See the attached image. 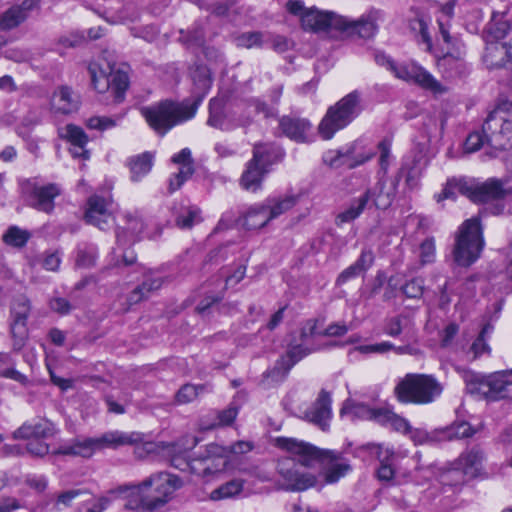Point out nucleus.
<instances>
[{"mask_svg": "<svg viewBox=\"0 0 512 512\" xmlns=\"http://www.w3.org/2000/svg\"><path fill=\"white\" fill-rule=\"evenodd\" d=\"M317 324L318 321L316 319L306 320L299 330V337H295L294 339H296L300 344L314 346L312 344V339L316 335H321V332L317 330Z\"/></svg>", "mask_w": 512, "mask_h": 512, "instance_id": "864d4df0", "label": "nucleus"}, {"mask_svg": "<svg viewBox=\"0 0 512 512\" xmlns=\"http://www.w3.org/2000/svg\"><path fill=\"white\" fill-rule=\"evenodd\" d=\"M391 144L392 143L390 139L384 138L377 145L380 153L379 165L384 172L387 171L390 164Z\"/></svg>", "mask_w": 512, "mask_h": 512, "instance_id": "0e129e2a", "label": "nucleus"}, {"mask_svg": "<svg viewBox=\"0 0 512 512\" xmlns=\"http://www.w3.org/2000/svg\"><path fill=\"white\" fill-rule=\"evenodd\" d=\"M444 431L446 432L445 436H449L447 441L469 438L476 433V430L465 421L455 422L452 425L445 427Z\"/></svg>", "mask_w": 512, "mask_h": 512, "instance_id": "8fccbe9b", "label": "nucleus"}, {"mask_svg": "<svg viewBox=\"0 0 512 512\" xmlns=\"http://www.w3.org/2000/svg\"><path fill=\"white\" fill-rule=\"evenodd\" d=\"M483 133L487 144L495 150L512 148V101H502L488 113Z\"/></svg>", "mask_w": 512, "mask_h": 512, "instance_id": "423d86ee", "label": "nucleus"}, {"mask_svg": "<svg viewBox=\"0 0 512 512\" xmlns=\"http://www.w3.org/2000/svg\"><path fill=\"white\" fill-rule=\"evenodd\" d=\"M198 440L196 437H187L185 438V443L181 444V447H183L184 452H180L178 454H174L171 457V465L175 467L176 469H179L181 471H187L189 472L191 459H188L186 457V452L190 449H192L196 444Z\"/></svg>", "mask_w": 512, "mask_h": 512, "instance_id": "de8ad7c7", "label": "nucleus"}, {"mask_svg": "<svg viewBox=\"0 0 512 512\" xmlns=\"http://www.w3.org/2000/svg\"><path fill=\"white\" fill-rule=\"evenodd\" d=\"M93 87L98 92L110 91L116 103H120L124 99L125 91L128 88V75L120 70H113L106 74L99 71L95 64H91L88 68Z\"/></svg>", "mask_w": 512, "mask_h": 512, "instance_id": "4468645a", "label": "nucleus"}, {"mask_svg": "<svg viewBox=\"0 0 512 512\" xmlns=\"http://www.w3.org/2000/svg\"><path fill=\"white\" fill-rule=\"evenodd\" d=\"M198 107L199 100L197 102L165 100L142 108L141 113L156 133L165 135L174 126L193 118Z\"/></svg>", "mask_w": 512, "mask_h": 512, "instance_id": "f03ea898", "label": "nucleus"}, {"mask_svg": "<svg viewBox=\"0 0 512 512\" xmlns=\"http://www.w3.org/2000/svg\"><path fill=\"white\" fill-rule=\"evenodd\" d=\"M41 114L36 109H30L21 118L16 127V133L23 139L29 138L32 130L41 123Z\"/></svg>", "mask_w": 512, "mask_h": 512, "instance_id": "c03bdc74", "label": "nucleus"}, {"mask_svg": "<svg viewBox=\"0 0 512 512\" xmlns=\"http://www.w3.org/2000/svg\"><path fill=\"white\" fill-rule=\"evenodd\" d=\"M285 7L290 14L300 18L301 26L306 31H339L340 23H342L341 15L319 10L316 7L306 8L304 3L299 0H289Z\"/></svg>", "mask_w": 512, "mask_h": 512, "instance_id": "6e6552de", "label": "nucleus"}, {"mask_svg": "<svg viewBox=\"0 0 512 512\" xmlns=\"http://www.w3.org/2000/svg\"><path fill=\"white\" fill-rule=\"evenodd\" d=\"M153 164L154 154L149 151L130 157L127 161V165L130 169L131 180L134 182L140 181L149 174Z\"/></svg>", "mask_w": 512, "mask_h": 512, "instance_id": "e433bc0d", "label": "nucleus"}, {"mask_svg": "<svg viewBox=\"0 0 512 512\" xmlns=\"http://www.w3.org/2000/svg\"><path fill=\"white\" fill-rule=\"evenodd\" d=\"M443 389L431 374L408 373L397 383L394 394L401 403L425 405L439 398Z\"/></svg>", "mask_w": 512, "mask_h": 512, "instance_id": "20e7f679", "label": "nucleus"}, {"mask_svg": "<svg viewBox=\"0 0 512 512\" xmlns=\"http://www.w3.org/2000/svg\"><path fill=\"white\" fill-rule=\"evenodd\" d=\"M237 47L251 49L261 47L263 43V33L259 31L245 32L235 38Z\"/></svg>", "mask_w": 512, "mask_h": 512, "instance_id": "4d7b16f0", "label": "nucleus"}, {"mask_svg": "<svg viewBox=\"0 0 512 512\" xmlns=\"http://www.w3.org/2000/svg\"><path fill=\"white\" fill-rule=\"evenodd\" d=\"M507 11H493L490 21L486 25L487 37L498 40L504 38L511 29V24L505 19Z\"/></svg>", "mask_w": 512, "mask_h": 512, "instance_id": "a19ab883", "label": "nucleus"}, {"mask_svg": "<svg viewBox=\"0 0 512 512\" xmlns=\"http://www.w3.org/2000/svg\"><path fill=\"white\" fill-rule=\"evenodd\" d=\"M466 197L475 203H486L494 200L504 199L511 193L510 189L504 187L501 180L491 178L483 183L469 181V186H462Z\"/></svg>", "mask_w": 512, "mask_h": 512, "instance_id": "6ab92c4d", "label": "nucleus"}, {"mask_svg": "<svg viewBox=\"0 0 512 512\" xmlns=\"http://www.w3.org/2000/svg\"><path fill=\"white\" fill-rule=\"evenodd\" d=\"M58 136L62 140L70 143L71 147L69 151L74 158H81L83 160L90 158V152L86 149L88 136L81 127L74 124L59 127Z\"/></svg>", "mask_w": 512, "mask_h": 512, "instance_id": "4be33fe9", "label": "nucleus"}, {"mask_svg": "<svg viewBox=\"0 0 512 512\" xmlns=\"http://www.w3.org/2000/svg\"><path fill=\"white\" fill-rule=\"evenodd\" d=\"M374 60L378 65L386 67L398 79L416 83L433 92L443 91L441 84L428 71L414 62L397 65L391 57L380 51L375 52Z\"/></svg>", "mask_w": 512, "mask_h": 512, "instance_id": "1a4fd4ad", "label": "nucleus"}, {"mask_svg": "<svg viewBox=\"0 0 512 512\" xmlns=\"http://www.w3.org/2000/svg\"><path fill=\"white\" fill-rule=\"evenodd\" d=\"M205 391H207V385L185 384L176 393V402L178 404L190 403Z\"/></svg>", "mask_w": 512, "mask_h": 512, "instance_id": "09e8293b", "label": "nucleus"}, {"mask_svg": "<svg viewBox=\"0 0 512 512\" xmlns=\"http://www.w3.org/2000/svg\"><path fill=\"white\" fill-rule=\"evenodd\" d=\"M282 458L277 463V473L283 480V489L286 491H304L315 486L316 476L308 472H300L296 460L298 457Z\"/></svg>", "mask_w": 512, "mask_h": 512, "instance_id": "ddd939ff", "label": "nucleus"}, {"mask_svg": "<svg viewBox=\"0 0 512 512\" xmlns=\"http://www.w3.org/2000/svg\"><path fill=\"white\" fill-rule=\"evenodd\" d=\"M162 279L159 277H149L145 281H143L140 285H138L131 293L128 295L127 301L130 305L137 304L142 300H145L149 297L150 293L156 291L162 286Z\"/></svg>", "mask_w": 512, "mask_h": 512, "instance_id": "37998d69", "label": "nucleus"}, {"mask_svg": "<svg viewBox=\"0 0 512 512\" xmlns=\"http://www.w3.org/2000/svg\"><path fill=\"white\" fill-rule=\"evenodd\" d=\"M80 106V96L70 87L61 86L54 91L51 99V108L56 113L70 114L76 112Z\"/></svg>", "mask_w": 512, "mask_h": 512, "instance_id": "bb28decb", "label": "nucleus"}, {"mask_svg": "<svg viewBox=\"0 0 512 512\" xmlns=\"http://www.w3.org/2000/svg\"><path fill=\"white\" fill-rule=\"evenodd\" d=\"M374 156L373 152L368 153L365 156H362L359 159H352V152L348 150L347 152L343 153L339 150L334 151H328L324 155V162L329 165L332 168H339L342 166H345L349 169L355 168L358 165H361L365 163L366 161L370 160Z\"/></svg>", "mask_w": 512, "mask_h": 512, "instance_id": "473e14b6", "label": "nucleus"}, {"mask_svg": "<svg viewBox=\"0 0 512 512\" xmlns=\"http://www.w3.org/2000/svg\"><path fill=\"white\" fill-rule=\"evenodd\" d=\"M283 157V150L274 143H257L254 145L252 158L262 168L269 170L271 165L280 162Z\"/></svg>", "mask_w": 512, "mask_h": 512, "instance_id": "7c9ffc66", "label": "nucleus"}, {"mask_svg": "<svg viewBox=\"0 0 512 512\" xmlns=\"http://www.w3.org/2000/svg\"><path fill=\"white\" fill-rule=\"evenodd\" d=\"M22 191L28 196V202L34 209L51 213L54 209V199L60 195V188L56 184L37 186L36 182L28 179L22 182Z\"/></svg>", "mask_w": 512, "mask_h": 512, "instance_id": "dca6fc26", "label": "nucleus"}, {"mask_svg": "<svg viewBox=\"0 0 512 512\" xmlns=\"http://www.w3.org/2000/svg\"><path fill=\"white\" fill-rule=\"evenodd\" d=\"M25 451L34 457H44L49 453V445L44 439H28Z\"/></svg>", "mask_w": 512, "mask_h": 512, "instance_id": "052dcab7", "label": "nucleus"}, {"mask_svg": "<svg viewBox=\"0 0 512 512\" xmlns=\"http://www.w3.org/2000/svg\"><path fill=\"white\" fill-rule=\"evenodd\" d=\"M374 408L364 403H348L346 402L341 409V414H350L352 418L371 420Z\"/></svg>", "mask_w": 512, "mask_h": 512, "instance_id": "6e6d98bb", "label": "nucleus"}, {"mask_svg": "<svg viewBox=\"0 0 512 512\" xmlns=\"http://www.w3.org/2000/svg\"><path fill=\"white\" fill-rule=\"evenodd\" d=\"M267 173L268 169L259 166L252 158L247 163L246 169L241 176L240 185L247 191L256 192L261 188L262 181Z\"/></svg>", "mask_w": 512, "mask_h": 512, "instance_id": "72a5a7b5", "label": "nucleus"}, {"mask_svg": "<svg viewBox=\"0 0 512 512\" xmlns=\"http://www.w3.org/2000/svg\"><path fill=\"white\" fill-rule=\"evenodd\" d=\"M332 399L328 391L322 389L312 406L304 413V419L326 431L332 418Z\"/></svg>", "mask_w": 512, "mask_h": 512, "instance_id": "aec40b11", "label": "nucleus"}, {"mask_svg": "<svg viewBox=\"0 0 512 512\" xmlns=\"http://www.w3.org/2000/svg\"><path fill=\"white\" fill-rule=\"evenodd\" d=\"M484 248L483 232L477 218L465 220L455 238L453 249L454 261L462 267H469L481 255Z\"/></svg>", "mask_w": 512, "mask_h": 512, "instance_id": "0eeeda50", "label": "nucleus"}, {"mask_svg": "<svg viewBox=\"0 0 512 512\" xmlns=\"http://www.w3.org/2000/svg\"><path fill=\"white\" fill-rule=\"evenodd\" d=\"M362 93L354 90L334 105H331L321 119L317 131L323 140H330L334 135L350 125L362 112Z\"/></svg>", "mask_w": 512, "mask_h": 512, "instance_id": "7ed1b4c3", "label": "nucleus"}, {"mask_svg": "<svg viewBox=\"0 0 512 512\" xmlns=\"http://www.w3.org/2000/svg\"><path fill=\"white\" fill-rule=\"evenodd\" d=\"M194 169L188 166L179 168V171L169 178L168 191L170 194L174 193L182 187V185L193 175Z\"/></svg>", "mask_w": 512, "mask_h": 512, "instance_id": "13d9d810", "label": "nucleus"}, {"mask_svg": "<svg viewBox=\"0 0 512 512\" xmlns=\"http://www.w3.org/2000/svg\"><path fill=\"white\" fill-rule=\"evenodd\" d=\"M464 51L457 47L456 54L447 52L438 59V67L447 78L462 77L468 73Z\"/></svg>", "mask_w": 512, "mask_h": 512, "instance_id": "cd10ccee", "label": "nucleus"}, {"mask_svg": "<svg viewBox=\"0 0 512 512\" xmlns=\"http://www.w3.org/2000/svg\"><path fill=\"white\" fill-rule=\"evenodd\" d=\"M485 143H487V140L482 128L481 132L475 131L468 135L465 141V150L467 152H475L482 148Z\"/></svg>", "mask_w": 512, "mask_h": 512, "instance_id": "69168bd1", "label": "nucleus"}, {"mask_svg": "<svg viewBox=\"0 0 512 512\" xmlns=\"http://www.w3.org/2000/svg\"><path fill=\"white\" fill-rule=\"evenodd\" d=\"M191 77L195 86L193 99L190 102H197L199 105L208 93L212 85L211 72L205 65H197L191 72Z\"/></svg>", "mask_w": 512, "mask_h": 512, "instance_id": "c9c22d12", "label": "nucleus"}, {"mask_svg": "<svg viewBox=\"0 0 512 512\" xmlns=\"http://www.w3.org/2000/svg\"><path fill=\"white\" fill-rule=\"evenodd\" d=\"M297 203L298 196L294 194L272 196L264 200L271 221L291 210Z\"/></svg>", "mask_w": 512, "mask_h": 512, "instance_id": "f704fd0d", "label": "nucleus"}, {"mask_svg": "<svg viewBox=\"0 0 512 512\" xmlns=\"http://www.w3.org/2000/svg\"><path fill=\"white\" fill-rule=\"evenodd\" d=\"M483 62L488 69L502 68L510 64L507 60L505 44L498 42L487 43Z\"/></svg>", "mask_w": 512, "mask_h": 512, "instance_id": "4c0bfd02", "label": "nucleus"}, {"mask_svg": "<svg viewBox=\"0 0 512 512\" xmlns=\"http://www.w3.org/2000/svg\"><path fill=\"white\" fill-rule=\"evenodd\" d=\"M384 188L385 181L383 179H379L373 187L367 189L359 197L354 198L349 207L336 216V225H342L344 223L354 221L369 205H374L379 209L389 207L392 203L393 197L390 192L385 193Z\"/></svg>", "mask_w": 512, "mask_h": 512, "instance_id": "9d476101", "label": "nucleus"}, {"mask_svg": "<svg viewBox=\"0 0 512 512\" xmlns=\"http://www.w3.org/2000/svg\"><path fill=\"white\" fill-rule=\"evenodd\" d=\"M207 124L222 131H229L235 128L234 124H231L226 120L222 100L216 98L210 100Z\"/></svg>", "mask_w": 512, "mask_h": 512, "instance_id": "ea45409f", "label": "nucleus"}, {"mask_svg": "<svg viewBox=\"0 0 512 512\" xmlns=\"http://www.w3.org/2000/svg\"><path fill=\"white\" fill-rule=\"evenodd\" d=\"M317 349L316 346H306L298 343L296 339H293L289 343L286 353L282 355L275 362L274 367L268 371V376L274 380L285 379L295 364Z\"/></svg>", "mask_w": 512, "mask_h": 512, "instance_id": "f3484780", "label": "nucleus"}, {"mask_svg": "<svg viewBox=\"0 0 512 512\" xmlns=\"http://www.w3.org/2000/svg\"><path fill=\"white\" fill-rule=\"evenodd\" d=\"M279 127L283 134L298 143L309 142L311 123L304 118L284 116L280 119Z\"/></svg>", "mask_w": 512, "mask_h": 512, "instance_id": "a878e982", "label": "nucleus"}, {"mask_svg": "<svg viewBox=\"0 0 512 512\" xmlns=\"http://www.w3.org/2000/svg\"><path fill=\"white\" fill-rule=\"evenodd\" d=\"M462 186H469V181L464 179H451L448 180L442 192L436 196L438 202L444 199H454L459 193L466 196V192Z\"/></svg>", "mask_w": 512, "mask_h": 512, "instance_id": "3c124183", "label": "nucleus"}, {"mask_svg": "<svg viewBox=\"0 0 512 512\" xmlns=\"http://www.w3.org/2000/svg\"><path fill=\"white\" fill-rule=\"evenodd\" d=\"M181 486L182 481L179 477L166 472L153 474L145 479L143 487H147L148 494H142V501L147 506V511L164 506Z\"/></svg>", "mask_w": 512, "mask_h": 512, "instance_id": "9b49d317", "label": "nucleus"}, {"mask_svg": "<svg viewBox=\"0 0 512 512\" xmlns=\"http://www.w3.org/2000/svg\"><path fill=\"white\" fill-rule=\"evenodd\" d=\"M39 6V0H24L14 5L0 16V31H8L18 27L29 16L30 12ZM3 42V39H0ZM6 43V40H4Z\"/></svg>", "mask_w": 512, "mask_h": 512, "instance_id": "b1692460", "label": "nucleus"}, {"mask_svg": "<svg viewBox=\"0 0 512 512\" xmlns=\"http://www.w3.org/2000/svg\"><path fill=\"white\" fill-rule=\"evenodd\" d=\"M39 262L41 266L52 272L58 271L61 263V257L57 251L55 252H45L41 257L39 258Z\"/></svg>", "mask_w": 512, "mask_h": 512, "instance_id": "680f3d73", "label": "nucleus"}, {"mask_svg": "<svg viewBox=\"0 0 512 512\" xmlns=\"http://www.w3.org/2000/svg\"><path fill=\"white\" fill-rule=\"evenodd\" d=\"M465 384L467 393L487 401L512 400V369L488 375L467 373Z\"/></svg>", "mask_w": 512, "mask_h": 512, "instance_id": "39448f33", "label": "nucleus"}, {"mask_svg": "<svg viewBox=\"0 0 512 512\" xmlns=\"http://www.w3.org/2000/svg\"><path fill=\"white\" fill-rule=\"evenodd\" d=\"M172 213L175 225L180 229H190L202 221L201 210L195 205H175Z\"/></svg>", "mask_w": 512, "mask_h": 512, "instance_id": "2f4dec72", "label": "nucleus"}, {"mask_svg": "<svg viewBox=\"0 0 512 512\" xmlns=\"http://www.w3.org/2000/svg\"><path fill=\"white\" fill-rule=\"evenodd\" d=\"M493 326L489 323L485 324L480 331L478 337L472 343L469 352L473 354V359L479 358L484 354L490 353V347L487 344V338L492 333Z\"/></svg>", "mask_w": 512, "mask_h": 512, "instance_id": "49530a36", "label": "nucleus"}, {"mask_svg": "<svg viewBox=\"0 0 512 512\" xmlns=\"http://www.w3.org/2000/svg\"><path fill=\"white\" fill-rule=\"evenodd\" d=\"M32 312L31 300L25 294L13 297L10 304V334L13 350H21L28 338L27 322Z\"/></svg>", "mask_w": 512, "mask_h": 512, "instance_id": "f8f14e48", "label": "nucleus"}, {"mask_svg": "<svg viewBox=\"0 0 512 512\" xmlns=\"http://www.w3.org/2000/svg\"><path fill=\"white\" fill-rule=\"evenodd\" d=\"M435 257V242L433 238L425 239L420 245V258L423 264L431 263Z\"/></svg>", "mask_w": 512, "mask_h": 512, "instance_id": "338daca9", "label": "nucleus"}, {"mask_svg": "<svg viewBox=\"0 0 512 512\" xmlns=\"http://www.w3.org/2000/svg\"><path fill=\"white\" fill-rule=\"evenodd\" d=\"M97 451L103 449H117L122 446L136 445L143 442L144 435L139 432H123L119 430L107 431L94 437Z\"/></svg>", "mask_w": 512, "mask_h": 512, "instance_id": "5701e85b", "label": "nucleus"}, {"mask_svg": "<svg viewBox=\"0 0 512 512\" xmlns=\"http://www.w3.org/2000/svg\"><path fill=\"white\" fill-rule=\"evenodd\" d=\"M274 445L298 457L302 466L312 467L316 462L328 464L325 482L329 484L336 483L351 470L349 463L342 460L341 453L333 450H321L308 442L288 437L275 438Z\"/></svg>", "mask_w": 512, "mask_h": 512, "instance_id": "f257e3e1", "label": "nucleus"}, {"mask_svg": "<svg viewBox=\"0 0 512 512\" xmlns=\"http://www.w3.org/2000/svg\"><path fill=\"white\" fill-rule=\"evenodd\" d=\"M485 454L479 446H473L463 451L455 461V468L461 470L464 475L475 478L481 474Z\"/></svg>", "mask_w": 512, "mask_h": 512, "instance_id": "393cba45", "label": "nucleus"}, {"mask_svg": "<svg viewBox=\"0 0 512 512\" xmlns=\"http://www.w3.org/2000/svg\"><path fill=\"white\" fill-rule=\"evenodd\" d=\"M54 433V426L49 421L25 422L13 432L12 437L15 440L46 439L52 437Z\"/></svg>", "mask_w": 512, "mask_h": 512, "instance_id": "c85d7f7f", "label": "nucleus"}, {"mask_svg": "<svg viewBox=\"0 0 512 512\" xmlns=\"http://www.w3.org/2000/svg\"><path fill=\"white\" fill-rule=\"evenodd\" d=\"M110 204V197L100 195L90 196L87 200V208L84 216L85 221L101 230H105L109 226V221L112 219L109 211Z\"/></svg>", "mask_w": 512, "mask_h": 512, "instance_id": "412c9836", "label": "nucleus"}, {"mask_svg": "<svg viewBox=\"0 0 512 512\" xmlns=\"http://www.w3.org/2000/svg\"><path fill=\"white\" fill-rule=\"evenodd\" d=\"M130 31L134 37L142 38L147 42L154 41L159 34L158 28L154 25H147V26H143V27H132V28H130Z\"/></svg>", "mask_w": 512, "mask_h": 512, "instance_id": "e2e57ef3", "label": "nucleus"}, {"mask_svg": "<svg viewBox=\"0 0 512 512\" xmlns=\"http://www.w3.org/2000/svg\"><path fill=\"white\" fill-rule=\"evenodd\" d=\"M188 45L202 46L205 42L204 30L201 26L197 25L192 31L187 32L181 37Z\"/></svg>", "mask_w": 512, "mask_h": 512, "instance_id": "774afa93", "label": "nucleus"}, {"mask_svg": "<svg viewBox=\"0 0 512 512\" xmlns=\"http://www.w3.org/2000/svg\"><path fill=\"white\" fill-rule=\"evenodd\" d=\"M243 489V481L239 479L231 480L219 488L211 492V499L220 500L224 498H230L239 494Z\"/></svg>", "mask_w": 512, "mask_h": 512, "instance_id": "603ef678", "label": "nucleus"}, {"mask_svg": "<svg viewBox=\"0 0 512 512\" xmlns=\"http://www.w3.org/2000/svg\"><path fill=\"white\" fill-rule=\"evenodd\" d=\"M96 451L97 448L93 437L76 440L69 445L62 446L55 451V454L90 458Z\"/></svg>", "mask_w": 512, "mask_h": 512, "instance_id": "58836bf2", "label": "nucleus"}, {"mask_svg": "<svg viewBox=\"0 0 512 512\" xmlns=\"http://www.w3.org/2000/svg\"><path fill=\"white\" fill-rule=\"evenodd\" d=\"M241 225L248 230H257L267 226L271 220L264 201L249 206L240 217Z\"/></svg>", "mask_w": 512, "mask_h": 512, "instance_id": "c756f323", "label": "nucleus"}, {"mask_svg": "<svg viewBox=\"0 0 512 512\" xmlns=\"http://www.w3.org/2000/svg\"><path fill=\"white\" fill-rule=\"evenodd\" d=\"M116 492L126 494L128 500L125 507L127 509L136 510L141 508L147 511V506L142 501V494L147 495L148 489L143 487V482L133 486H120Z\"/></svg>", "mask_w": 512, "mask_h": 512, "instance_id": "79ce46f5", "label": "nucleus"}, {"mask_svg": "<svg viewBox=\"0 0 512 512\" xmlns=\"http://www.w3.org/2000/svg\"><path fill=\"white\" fill-rule=\"evenodd\" d=\"M382 19L380 10L372 9L363 14L357 20L342 16V23L339 26V32L346 37H358L362 39H371L378 33V21Z\"/></svg>", "mask_w": 512, "mask_h": 512, "instance_id": "2eb2a0df", "label": "nucleus"}, {"mask_svg": "<svg viewBox=\"0 0 512 512\" xmlns=\"http://www.w3.org/2000/svg\"><path fill=\"white\" fill-rule=\"evenodd\" d=\"M401 291L407 298L419 299L424 292V280L419 277L413 278L401 287Z\"/></svg>", "mask_w": 512, "mask_h": 512, "instance_id": "bf43d9fd", "label": "nucleus"}, {"mask_svg": "<svg viewBox=\"0 0 512 512\" xmlns=\"http://www.w3.org/2000/svg\"><path fill=\"white\" fill-rule=\"evenodd\" d=\"M30 237L31 234L28 230L13 225L3 234L2 240L8 246L22 248L26 245Z\"/></svg>", "mask_w": 512, "mask_h": 512, "instance_id": "a18cd8bd", "label": "nucleus"}, {"mask_svg": "<svg viewBox=\"0 0 512 512\" xmlns=\"http://www.w3.org/2000/svg\"><path fill=\"white\" fill-rule=\"evenodd\" d=\"M97 248L92 244L79 246L77 250L76 264L80 267H92L97 259Z\"/></svg>", "mask_w": 512, "mask_h": 512, "instance_id": "5fc2aeb1", "label": "nucleus"}, {"mask_svg": "<svg viewBox=\"0 0 512 512\" xmlns=\"http://www.w3.org/2000/svg\"><path fill=\"white\" fill-rule=\"evenodd\" d=\"M207 454L203 457L191 459L189 472L198 476L207 477L222 471L226 466L227 450L216 443L207 445Z\"/></svg>", "mask_w": 512, "mask_h": 512, "instance_id": "a211bd4d", "label": "nucleus"}]
</instances>
